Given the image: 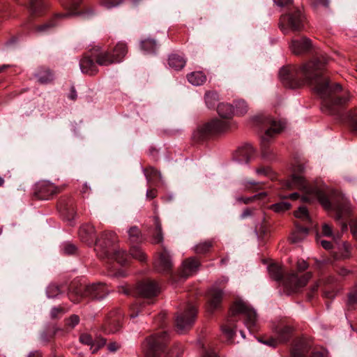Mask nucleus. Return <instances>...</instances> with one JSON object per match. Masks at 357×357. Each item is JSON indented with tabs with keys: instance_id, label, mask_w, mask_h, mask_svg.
<instances>
[{
	"instance_id": "f257e3e1",
	"label": "nucleus",
	"mask_w": 357,
	"mask_h": 357,
	"mask_svg": "<svg viewBox=\"0 0 357 357\" xmlns=\"http://www.w3.org/2000/svg\"><path fill=\"white\" fill-rule=\"evenodd\" d=\"M328 62L325 55L307 62L301 68L284 67L279 72V77L282 84L289 88L298 87L307 84L324 100L325 107L331 114L335 113L334 105H342L349 100V96L345 94L342 97L333 98L334 91H340L341 86L335 84L330 86L326 77L324 76V69Z\"/></svg>"
},
{
	"instance_id": "f03ea898",
	"label": "nucleus",
	"mask_w": 357,
	"mask_h": 357,
	"mask_svg": "<svg viewBox=\"0 0 357 357\" xmlns=\"http://www.w3.org/2000/svg\"><path fill=\"white\" fill-rule=\"evenodd\" d=\"M239 316L245 317V325L250 331L253 330L256 325V312L243 301L236 300L230 309L229 315L227 318V325L222 328L223 333L229 340H231L235 335L233 326Z\"/></svg>"
},
{
	"instance_id": "7ed1b4c3",
	"label": "nucleus",
	"mask_w": 357,
	"mask_h": 357,
	"mask_svg": "<svg viewBox=\"0 0 357 357\" xmlns=\"http://www.w3.org/2000/svg\"><path fill=\"white\" fill-rule=\"evenodd\" d=\"M285 187L287 189L296 188L303 192L305 195L301 197L302 202H311L314 199H317L326 209L329 210L332 208V204L327 195L322 190L317 187L310 186L301 174H294L287 181Z\"/></svg>"
},
{
	"instance_id": "20e7f679",
	"label": "nucleus",
	"mask_w": 357,
	"mask_h": 357,
	"mask_svg": "<svg viewBox=\"0 0 357 357\" xmlns=\"http://www.w3.org/2000/svg\"><path fill=\"white\" fill-rule=\"evenodd\" d=\"M116 241V236L114 232H105L101 238L97 241L95 250L99 257L105 258L112 255V259L119 264L124 265L128 261L130 255L123 250H119L114 252L113 245Z\"/></svg>"
},
{
	"instance_id": "39448f33",
	"label": "nucleus",
	"mask_w": 357,
	"mask_h": 357,
	"mask_svg": "<svg viewBox=\"0 0 357 357\" xmlns=\"http://www.w3.org/2000/svg\"><path fill=\"white\" fill-rule=\"evenodd\" d=\"M167 340V334L162 331L148 337L142 344L146 357H161Z\"/></svg>"
},
{
	"instance_id": "423d86ee",
	"label": "nucleus",
	"mask_w": 357,
	"mask_h": 357,
	"mask_svg": "<svg viewBox=\"0 0 357 357\" xmlns=\"http://www.w3.org/2000/svg\"><path fill=\"white\" fill-rule=\"evenodd\" d=\"M304 16L300 10L281 16L279 27L284 34L290 31H300L303 28Z\"/></svg>"
},
{
	"instance_id": "0eeeda50",
	"label": "nucleus",
	"mask_w": 357,
	"mask_h": 357,
	"mask_svg": "<svg viewBox=\"0 0 357 357\" xmlns=\"http://www.w3.org/2000/svg\"><path fill=\"white\" fill-rule=\"evenodd\" d=\"M284 128V125L280 121H272L269 128L266 130L261 137V155L262 157L267 160H271L273 155L268 149L267 144L268 142L275 135L280 133Z\"/></svg>"
},
{
	"instance_id": "6e6552de",
	"label": "nucleus",
	"mask_w": 357,
	"mask_h": 357,
	"mask_svg": "<svg viewBox=\"0 0 357 357\" xmlns=\"http://www.w3.org/2000/svg\"><path fill=\"white\" fill-rule=\"evenodd\" d=\"M81 0H66L63 3L64 6L69 10L68 12L63 14L56 15L50 22L45 23L43 25L38 26L36 28V31L38 33H43L48 32L51 29L56 26V21L60 18L68 17L77 13H73V10H75L79 5Z\"/></svg>"
},
{
	"instance_id": "1a4fd4ad",
	"label": "nucleus",
	"mask_w": 357,
	"mask_h": 357,
	"mask_svg": "<svg viewBox=\"0 0 357 357\" xmlns=\"http://www.w3.org/2000/svg\"><path fill=\"white\" fill-rule=\"evenodd\" d=\"M196 315V307L194 305H189L183 313L176 317V324L178 330L183 331L190 328L195 322Z\"/></svg>"
},
{
	"instance_id": "9d476101",
	"label": "nucleus",
	"mask_w": 357,
	"mask_h": 357,
	"mask_svg": "<svg viewBox=\"0 0 357 357\" xmlns=\"http://www.w3.org/2000/svg\"><path fill=\"white\" fill-rule=\"evenodd\" d=\"M61 190V187L56 186L50 181H42L37 183L34 194L40 199H48Z\"/></svg>"
},
{
	"instance_id": "9b49d317",
	"label": "nucleus",
	"mask_w": 357,
	"mask_h": 357,
	"mask_svg": "<svg viewBox=\"0 0 357 357\" xmlns=\"http://www.w3.org/2000/svg\"><path fill=\"white\" fill-rule=\"evenodd\" d=\"M310 278V273H306L300 278L296 273H292L285 278L283 284L289 291H296L299 288L305 286Z\"/></svg>"
},
{
	"instance_id": "f8f14e48",
	"label": "nucleus",
	"mask_w": 357,
	"mask_h": 357,
	"mask_svg": "<svg viewBox=\"0 0 357 357\" xmlns=\"http://www.w3.org/2000/svg\"><path fill=\"white\" fill-rule=\"evenodd\" d=\"M230 126V121L214 119L202 128V132L204 134H217L227 130Z\"/></svg>"
},
{
	"instance_id": "ddd939ff",
	"label": "nucleus",
	"mask_w": 357,
	"mask_h": 357,
	"mask_svg": "<svg viewBox=\"0 0 357 357\" xmlns=\"http://www.w3.org/2000/svg\"><path fill=\"white\" fill-rule=\"evenodd\" d=\"M137 291L143 298L151 299L159 294L160 288L155 281L146 280L137 285Z\"/></svg>"
},
{
	"instance_id": "4468645a",
	"label": "nucleus",
	"mask_w": 357,
	"mask_h": 357,
	"mask_svg": "<svg viewBox=\"0 0 357 357\" xmlns=\"http://www.w3.org/2000/svg\"><path fill=\"white\" fill-rule=\"evenodd\" d=\"M109 290L103 283H97L88 285L85 287L84 296L91 298V299L101 300L105 298Z\"/></svg>"
},
{
	"instance_id": "2eb2a0df",
	"label": "nucleus",
	"mask_w": 357,
	"mask_h": 357,
	"mask_svg": "<svg viewBox=\"0 0 357 357\" xmlns=\"http://www.w3.org/2000/svg\"><path fill=\"white\" fill-rule=\"evenodd\" d=\"M101 47L98 45L93 47L91 51L92 55L96 58L98 65L101 66H108L115 63L112 52L104 51L100 52Z\"/></svg>"
},
{
	"instance_id": "dca6fc26",
	"label": "nucleus",
	"mask_w": 357,
	"mask_h": 357,
	"mask_svg": "<svg viewBox=\"0 0 357 357\" xmlns=\"http://www.w3.org/2000/svg\"><path fill=\"white\" fill-rule=\"evenodd\" d=\"M123 316L120 311L111 312L106 324L105 331L109 333L118 332L121 328Z\"/></svg>"
},
{
	"instance_id": "f3484780",
	"label": "nucleus",
	"mask_w": 357,
	"mask_h": 357,
	"mask_svg": "<svg viewBox=\"0 0 357 357\" xmlns=\"http://www.w3.org/2000/svg\"><path fill=\"white\" fill-rule=\"evenodd\" d=\"M200 262L195 257L189 258L183 262L181 271V276L188 278L195 273L199 269Z\"/></svg>"
},
{
	"instance_id": "a211bd4d",
	"label": "nucleus",
	"mask_w": 357,
	"mask_h": 357,
	"mask_svg": "<svg viewBox=\"0 0 357 357\" xmlns=\"http://www.w3.org/2000/svg\"><path fill=\"white\" fill-rule=\"evenodd\" d=\"M172 266L170 256L165 249L155 262V268L158 272H166L171 269Z\"/></svg>"
},
{
	"instance_id": "6ab92c4d",
	"label": "nucleus",
	"mask_w": 357,
	"mask_h": 357,
	"mask_svg": "<svg viewBox=\"0 0 357 357\" xmlns=\"http://www.w3.org/2000/svg\"><path fill=\"white\" fill-rule=\"evenodd\" d=\"M333 204L332 205V208L336 212V219L341 220L344 218L345 216L349 215L350 213L351 209L349 206L347 204L346 201L343 197L338 198V200L335 202L333 200Z\"/></svg>"
},
{
	"instance_id": "aec40b11",
	"label": "nucleus",
	"mask_w": 357,
	"mask_h": 357,
	"mask_svg": "<svg viewBox=\"0 0 357 357\" xmlns=\"http://www.w3.org/2000/svg\"><path fill=\"white\" fill-rule=\"evenodd\" d=\"M79 68L82 73L89 75H95L98 73V68L97 63L88 56H84L79 61Z\"/></svg>"
},
{
	"instance_id": "412c9836",
	"label": "nucleus",
	"mask_w": 357,
	"mask_h": 357,
	"mask_svg": "<svg viewBox=\"0 0 357 357\" xmlns=\"http://www.w3.org/2000/svg\"><path fill=\"white\" fill-rule=\"evenodd\" d=\"M311 46V40L303 38L300 40H292L290 48L294 54H301L310 50Z\"/></svg>"
},
{
	"instance_id": "4be33fe9",
	"label": "nucleus",
	"mask_w": 357,
	"mask_h": 357,
	"mask_svg": "<svg viewBox=\"0 0 357 357\" xmlns=\"http://www.w3.org/2000/svg\"><path fill=\"white\" fill-rule=\"evenodd\" d=\"M79 235L81 239L88 244H92L96 239L95 229L91 225H83L80 227Z\"/></svg>"
},
{
	"instance_id": "5701e85b",
	"label": "nucleus",
	"mask_w": 357,
	"mask_h": 357,
	"mask_svg": "<svg viewBox=\"0 0 357 357\" xmlns=\"http://www.w3.org/2000/svg\"><path fill=\"white\" fill-rule=\"evenodd\" d=\"M79 340L82 343L91 346L90 349L92 353L96 352L100 347H103L106 340L105 339H101L97 342H95L92 337L88 334H82L79 337Z\"/></svg>"
},
{
	"instance_id": "b1692460",
	"label": "nucleus",
	"mask_w": 357,
	"mask_h": 357,
	"mask_svg": "<svg viewBox=\"0 0 357 357\" xmlns=\"http://www.w3.org/2000/svg\"><path fill=\"white\" fill-rule=\"evenodd\" d=\"M128 53V47L126 43L119 42L112 51L114 63H120Z\"/></svg>"
},
{
	"instance_id": "393cba45",
	"label": "nucleus",
	"mask_w": 357,
	"mask_h": 357,
	"mask_svg": "<svg viewBox=\"0 0 357 357\" xmlns=\"http://www.w3.org/2000/svg\"><path fill=\"white\" fill-rule=\"evenodd\" d=\"M223 296L222 290L213 287L209 291V305L212 310H215L220 305Z\"/></svg>"
},
{
	"instance_id": "a878e982",
	"label": "nucleus",
	"mask_w": 357,
	"mask_h": 357,
	"mask_svg": "<svg viewBox=\"0 0 357 357\" xmlns=\"http://www.w3.org/2000/svg\"><path fill=\"white\" fill-rule=\"evenodd\" d=\"M275 332L279 342H284L287 341L292 333V328L289 326L280 324L275 328Z\"/></svg>"
},
{
	"instance_id": "bb28decb",
	"label": "nucleus",
	"mask_w": 357,
	"mask_h": 357,
	"mask_svg": "<svg viewBox=\"0 0 357 357\" xmlns=\"http://www.w3.org/2000/svg\"><path fill=\"white\" fill-rule=\"evenodd\" d=\"M217 111L222 119H225L228 121H229L234 115V108L231 105L228 103L222 102L219 104Z\"/></svg>"
},
{
	"instance_id": "cd10ccee",
	"label": "nucleus",
	"mask_w": 357,
	"mask_h": 357,
	"mask_svg": "<svg viewBox=\"0 0 357 357\" xmlns=\"http://www.w3.org/2000/svg\"><path fill=\"white\" fill-rule=\"evenodd\" d=\"M186 63L185 59L178 54H172L169 56L168 64L170 68L175 70L182 69Z\"/></svg>"
},
{
	"instance_id": "c85d7f7f",
	"label": "nucleus",
	"mask_w": 357,
	"mask_h": 357,
	"mask_svg": "<svg viewBox=\"0 0 357 357\" xmlns=\"http://www.w3.org/2000/svg\"><path fill=\"white\" fill-rule=\"evenodd\" d=\"M188 82L194 86L203 84L206 80V75L201 71L192 72L187 75Z\"/></svg>"
},
{
	"instance_id": "c756f323",
	"label": "nucleus",
	"mask_w": 357,
	"mask_h": 357,
	"mask_svg": "<svg viewBox=\"0 0 357 357\" xmlns=\"http://www.w3.org/2000/svg\"><path fill=\"white\" fill-rule=\"evenodd\" d=\"M254 152V148L251 145L247 144L243 146L238 150L239 156L242 157L238 159L239 161L248 163L253 155Z\"/></svg>"
},
{
	"instance_id": "7c9ffc66",
	"label": "nucleus",
	"mask_w": 357,
	"mask_h": 357,
	"mask_svg": "<svg viewBox=\"0 0 357 357\" xmlns=\"http://www.w3.org/2000/svg\"><path fill=\"white\" fill-rule=\"evenodd\" d=\"M307 234L308 229L307 228L298 227L296 230L292 234L291 241L294 243H299L307 236Z\"/></svg>"
},
{
	"instance_id": "2f4dec72",
	"label": "nucleus",
	"mask_w": 357,
	"mask_h": 357,
	"mask_svg": "<svg viewBox=\"0 0 357 357\" xmlns=\"http://www.w3.org/2000/svg\"><path fill=\"white\" fill-rule=\"evenodd\" d=\"M270 276L276 281H280L282 278L283 271L280 266L273 264L268 267Z\"/></svg>"
},
{
	"instance_id": "473e14b6",
	"label": "nucleus",
	"mask_w": 357,
	"mask_h": 357,
	"mask_svg": "<svg viewBox=\"0 0 357 357\" xmlns=\"http://www.w3.org/2000/svg\"><path fill=\"white\" fill-rule=\"evenodd\" d=\"M47 6L46 0H31L29 8L32 13H39Z\"/></svg>"
},
{
	"instance_id": "72a5a7b5",
	"label": "nucleus",
	"mask_w": 357,
	"mask_h": 357,
	"mask_svg": "<svg viewBox=\"0 0 357 357\" xmlns=\"http://www.w3.org/2000/svg\"><path fill=\"white\" fill-rule=\"evenodd\" d=\"M212 246L213 241L207 240L197 244L194 248V250L197 254H205L210 250Z\"/></svg>"
},
{
	"instance_id": "f704fd0d",
	"label": "nucleus",
	"mask_w": 357,
	"mask_h": 357,
	"mask_svg": "<svg viewBox=\"0 0 357 357\" xmlns=\"http://www.w3.org/2000/svg\"><path fill=\"white\" fill-rule=\"evenodd\" d=\"M130 255L135 259L139 260V261H145L146 259V254L142 251V250L138 246L132 245L130 249Z\"/></svg>"
},
{
	"instance_id": "c9c22d12",
	"label": "nucleus",
	"mask_w": 357,
	"mask_h": 357,
	"mask_svg": "<svg viewBox=\"0 0 357 357\" xmlns=\"http://www.w3.org/2000/svg\"><path fill=\"white\" fill-rule=\"evenodd\" d=\"M260 185L261 183L259 182H257L254 180H250V179H243L241 182V188L243 190L246 191H250L252 190H259L260 189Z\"/></svg>"
},
{
	"instance_id": "e433bc0d",
	"label": "nucleus",
	"mask_w": 357,
	"mask_h": 357,
	"mask_svg": "<svg viewBox=\"0 0 357 357\" xmlns=\"http://www.w3.org/2000/svg\"><path fill=\"white\" fill-rule=\"evenodd\" d=\"M205 102L208 107H213L219 100V96L215 91H208L205 93Z\"/></svg>"
},
{
	"instance_id": "4c0bfd02",
	"label": "nucleus",
	"mask_w": 357,
	"mask_h": 357,
	"mask_svg": "<svg viewBox=\"0 0 357 357\" xmlns=\"http://www.w3.org/2000/svg\"><path fill=\"white\" fill-rule=\"evenodd\" d=\"M155 230L153 235V243H159L162 242L163 241V234H162V226L161 223L158 219V218H155Z\"/></svg>"
},
{
	"instance_id": "58836bf2",
	"label": "nucleus",
	"mask_w": 357,
	"mask_h": 357,
	"mask_svg": "<svg viewBox=\"0 0 357 357\" xmlns=\"http://www.w3.org/2000/svg\"><path fill=\"white\" fill-rule=\"evenodd\" d=\"M141 47L147 52H153L157 47V43L154 40L147 38L142 41Z\"/></svg>"
},
{
	"instance_id": "ea45409f",
	"label": "nucleus",
	"mask_w": 357,
	"mask_h": 357,
	"mask_svg": "<svg viewBox=\"0 0 357 357\" xmlns=\"http://www.w3.org/2000/svg\"><path fill=\"white\" fill-rule=\"evenodd\" d=\"M36 77L41 84L48 83L53 79L52 74L48 70L40 71L36 75Z\"/></svg>"
},
{
	"instance_id": "a19ab883",
	"label": "nucleus",
	"mask_w": 357,
	"mask_h": 357,
	"mask_svg": "<svg viewBox=\"0 0 357 357\" xmlns=\"http://www.w3.org/2000/svg\"><path fill=\"white\" fill-rule=\"evenodd\" d=\"M128 237L131 243H137L141 240V233L137 227H132L128 230Z\"/></svg>"
},
{
	"instance_id": "79ce46f5",
	"label": "nucleus",
	"mask_w": 357,
	"mask_h": 357,
	"mask_svg": "<svg viewBox=\"0 0 357 357\" xmlns=\"http://www.w3.org/2000/svg\"><path fill=\"white\" fill-rule=\"evenodd\" d=\"M291 207V204L287 202H281L279 203L274 204L271 206V208L277 213H282L289 210Z\"/></svg>"
},
{
	"instance_id": "37998d69",
	"label": "nucleus",
	"mask_w": 357,
	"mask_h": 357,
	"mask_svg": "<svg viewBox=\"0 0 357 357\" xmlns=\"http://www.w3.org/2000/svg\"><path fill=\"white\" fill-rule=\"evenodd\" d=\"M152 303V302H150V301H144L142 303H137V304H135L133 305L131 307H130V317L131 318H135L138 316L139 314V312L142 311L143 310V307L145 305H149Z\"/></svg>"
},
{
	"instance_id": "c03bdc74",
	"label": "nucleus",
	"mask_w": 357,
	"mask_h": 357,
	"mask_svg": "<svg viewBox=\"0 0 357 357\" xmlns=\"http://www.w3.org/2000/svg\"><path fill=\"white\" fill-rule=\"evenodd\" d=\"M266 192H261V193H259L257 195H255L252 197H237L236 198V200L237 202H241V203H243V204H249L250 202H252V201L257 199H261L264 197H266Z\"/></svg>"
},
{
	"instance_id": "a18cd8bd",
	"label": "nucleus",
	"mask_w": 357,
	"mask_h": 357,
	"mask_svg": "<svg viewBox=\"0 0 357 357\" xmlns=\"http://www.w3.org/2000/svg\"><path fill=\"white\" fill-rule=\"evenodd\" d=\"M295 216L305 221L310 220L308 211L305 206H301L295 211Z\"/></svg>"
},
{
	"instance_id": "49530a36",
	"label": "nucleus",
	"mask_w": 357,
	"mask_h": 357,
	"mask_svg": "<svg viewBox=\"0 0 357 357\" xmlns=\"http://www.w3.org/2000/svg\"><path fill=\"white\" fill-rule=\"evenodd\" d=\"M236 111L239 115H243L248 112V105L243 100H238L236 103Z\"/></svg>"
},
{
	"instance_id": "de8ad7c7",
	"label": "nucleus",
	"mask_w": 357,
	"mask_h": 357,
	"mask_svg": "<svg viewBox=\"0 0 357 357\" xmlns=\"http://www.w3.org/2000/svg\"><path fill=\"white\" fill-rule=\"evenodd\" d=\"M63 251L66 255H73L77 252V247L70 243H66L63 245Z\"/></svg>"
},
{
	"instance_id": "09e8293b",
	"label": "nucleus",
	"mask_w": 357,
	"mask_h": 357,
	"mask_svg": "<svg viewBox=\"0 0 357 357\" xmlns=\"http://www.w3.org/2000/svg\"><path fill=\"white\" fill-rule=\"evenodd\" d=\"M122 2L123 0H102L101 4L105 8L109 9L120 5Z\"/></svg>"
},
{
	"instance_id": "8fccbe9b",
	"label": "nucleus",
	"mask_w": 357,
	"mask_h": 357,
	"mask_svg": "<svg viewBox=\"0 0 357 357\" xmlns=\"http://www.w3.org/2000/svg\"><path fill=\"white\" fill-rule=\"evenodd\" d=\"M256 174L258 176H271L272 170L269 167H260L256 169Z\"/></svg>"
},
{
	"instance_id": "3c124183",
	"label": "nucleus",
	"mask_w": 357,
	"mask_h": 357,
	"mask_svg": "<svg viewBox=\"0 0 357 357\" xmlns=\"http://www.w3.org/2000/svg\"><path fill=\"white\" fill-rule=\"evenodd\" d=\"M341 248L343 250V251L340 255H335V258L337 259L348 258L349 256V247L346 245V243H343Z\"/></svg>"
},
{
	"instance_id": "603ef678",
	"label": "nucleus",
	"mask_w": 357,
	"mask_h": 357,
	"mask_svg": "<svg viewBox=\"0 0 357 357\" xmlns=\"http://www.w3.org/2000/svg\"><path fill=\"white\" fill-rule=\"evenodd\" d=\"M60 292L58 287L52 285L47 288V294L49 298H53Z\"/></svg>"
},
{
	"instance_id": "864d4df0",
	"label": "nucleus",
	"mask_w": 357,
	"mask_h": 357,
	"mask_svg": "<svg viewBox=\"0 0 357 357\" xmlns=\"http://www.w3.org/2000/svg\"><path fill=\"white\" fill-rule=\"evenodd\" d=\"M348 301L350 304L357 303V287L354 288L349 294Z\"/></svg>"
},
{
	"instance_id": "5fc2aeb1",
	"label": "nucleus",
	"mask_w": 357,
	"mask_h": 357,
	"mask_svg": "<svg viewBox=\"0 0 357 357\" xmlns=\"http://www.w3.org/2000/svg\"><path fill=\"white\" fill-rule=\"evenodd\" d=\"M79 321V317L77 315L74 314V315L70 316V317L69 318L68 324L70 327L73 328L76 325L78 324Z\"/></svg>"
},
{
	"instance_id": "6e6d98bb",
	"label": "nucleus",
	"mask_w": 357,
	"mask_h": 357,
	"mask_svg": "<svg viewBox=\"0 0 357 357\" xmlns=\"http://www.w3.org/2000/svg\"><path fill=\"white\" fill-rule=\"evenodd\" d=\"M94 11L91 9V8H89V9H86L85 11H83L80 13H79L84 19H89L91 18V17H93L94 15Z\"/></svg>"
},
{
	"instance_id": "4d7b16f0",
	"label": "nucleus",
	"mask_w": 357,
	"mask_h": 357,
	"mask_svg": "<svg viewBox=\"0 0 357 357\" xmlns=\"http://www.w3.org/2000/svg\"><path fill=\"white\" fill-rule=\"evenodd\" d=\"M322 232L326 236H330L332 235V228L330 225L327 224H324L322 226Z\"/></svg>"
},
{
	"instance_id": "13d9d810",
	"label": "nucleus",
	"mask_w": 357,
	"mask_h": 357,
	"mask_svg": "<svg viewBox=\"0 0 357 357\" xmlns=\"http://www.w3.org/2000/svg\"><path fill=\"white\" fill-rule=\"evenodd\" d=\"M291 354L294 357H303L304 352L303 351H300L297 347H295L291 351Z\"/></svg>"
},
{
	"instance_id": "bf43d9fd",
	"label": "nucleus",
	"mask_w": 357,
	"mask_h": 357,
	"mask_svg": "<svg viewBox=\"0 0 357 357\" xmlns=\"http://www.w3.org/2000/svg\"><path fill=\"white\" fill-rule=\"evenodd\" d=\"M264 343L265 344H267L268 346L274 347L280 342H278V337H276V338H270L269 340L264 341Z\"/></svg>"
},
{
	"instance_id": "052dcab7",
	"label": "nucleus",
	"mask_w": 357,
	"mask_h": 357,
	"mask_svg": "<svg viewBox=\"0 0 357 357\" xmlns=\"http://www.w3.org/2000/svg\"><path fill=\"white\" fill-rule=\"evenodd\" d=\"M317 242L319 243H320V245L326 250H329L332 248V244L330 241H325V240H320V241H317Z\"/></svg>"
},
{
	"instance_id": "680f3d73",
	"label": "nucleus",
	"mask_w": 357,
	"mask_h": 357,
	"mask_svg": "<svg viewBox=\"0 0 357 357\" xmlns=\"http://www.w3.org/2000/svg\"><path fill=\"white\" fill-rule=\"evenodd\" d=\"M120 347V345L116 342H111L108 344L107 349L111 352L117 351Z\"/></svg>"
},
{
	"instance_id": "e2e57ef3",
	"label": "nucleus",
	"mask_w": 357,
	"mask_h": 357,
	"mask_svg": "<svg viewBox=\"0 0 357 357\" xmlns=\"http://www.w3.org/2000/svg\"><path fill=\"white\" fill-rule=\"evenodd\" d=\"M307 262L304 260L298 261L297 262V268L299 271H304L307 268Z\"/></svg>"
},
{
	"instance_id": "0e129e2a",
	"label": "nucleus",
	"mask_w": 357,
	"mask_h": 357,
	"mask_svg": "<svg viewBox=\"0 0 357 357\" xmlns=\"http://www.w3.org/2000/svg\"><path fill=\"white\" fill-rule=\"evenodd\" d=\"M252 215V210L251 208H247L244 209L243 211L241 217V218H246L248 217H250Z\"/></svg>"
},
{
	"instance_id": "69168bd1",
	"label": "nucleus",
	"mask_w": 357,
	"mask_h": 357,
	"mask_svg": "<svg viewBox=\"0 0 357 357\" xmlns=\"http://www.w3.org/2000/svg\"><path fill=\"white\" fill-rule=\"evenodd\" d=\"M313 3L317 6L321 5L327 7L329 5V0H313Z\"/></svg>"
},
{
	"instance_id": "338daca9",
	"label": "nucleus",
	"mask_w": 357,
	"mask_h": 357,
	"mask_svg": "<svg viewBox=\"0 0 357 357\" xmlns=\"http://www.w3.org/2000/svg\"><path fill=\"white\" fill-rule=\"evenodd\" d=\"M273 1L277 6L283 7L287 5L290 2V0H273Z\"/></svg>"
},
{
	"instance_id": "774afa93",
	"label": "nucleus",
	"mask_w": 357,
	"mask_h": 357,
	"mask_svg": "<svg viewBox=\"0 0 357 357\" xmlns=\"http://www.w3.org/2000/svg\"><path fill=\"white\" fill-rule=\"evenodd\" d=\"M61 312H62L61 307H54L51 310V316H52V317L55 318L56 317V315Z\"/></svg>"
}]
</instances>
